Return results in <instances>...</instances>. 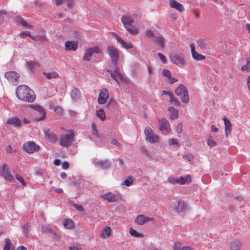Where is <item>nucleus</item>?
I'll use <instances>...</instances> for the list:
<instances>
[{
	"label": "nucleus",
	"instance_id": "obj_38",
	"mask_svg": "<svg viewBox=\"0 0 250 250\" xmlns=\"http://www.w3.org/2000/svg\"><path fill=\"white\" fill-rule=\"evenodd\" d=\"M17 21L18 22L20 23L23 26L27 27L28 28H31L32 27V25L29 24L26 21H25L23 19L21 18H17Z\"/></svg>",
	"mask_w": 250,
	"mask_h": 250
},
{
	"label": "nucleus",
	"instance_id": "obj_55",
	"mask_svg": "<svg viewBox=\"0 0 250 250\" xmlns=\"http://www.w3.org/2000/svg\"><path fill=\"white\" fill-rule=\"evenodd\" d=\"M72 206L76 208V210H77L78 211H83L84 209H83V208L81 206V205H78L76 203H72Z\"/></svg>",
	"mask_w": 250,
	"mask_h": 250
},
{
	"label": "nucleus",
	"instance_id": "obj_42",
	"mask_svg": "<svg viewBox=\"0 0 250 250\" xmlns=\"http://www.w3.org/2000/svg\"><path fill=\"white\" fill-rule=\"evenodd\" d=\"M32 39L35 40V41H48L47 39L44 37V36H33L32 37Z\"/></svg>",
	"mask_w": 250,
	"mask_h": 250
},
{
	"label": "nucleus",
	"instance_id": "obj_10",
	"mask_svg": "<svg viewBox=\"0 0 250 250\" xmlns=\"http://www.w3.org/2000/svg\"><path fill=\"white\" fill-rule=\"evenodd\" d=\"M159 129L160 131L168 133L171 131L168 122L165 119H161L158 120Z\"/></svg>",
	"mask_w": 250,
	"mask_h": 250
},
{
	"label": "nucleus",
	"instance_id": "obj_6",
	"mask_svg": "<svg viewBox=\"0 0 250 250\" xmlns=\"http://www.w3.org/2000/svg\"><path fill=\"white\" fill-rule=\"evenodd\" d=\"M1 168V176L9 182H13L15 179L10 171L9 167L8 165L6 164H3Z\"/></svg>",
	"mask_w": 250,
	"mask_h": 250
},
{
	"label": "nucleus",
	"instance_id": "obj_49",
	"mask_svg": "<svg viewBox=\"0 0 250 250\" xmlns=\"http://www.w3.org/2000/svg\"><path fill=\"white\" fill-rule=\"evenodd\" d=\"M126 29L127 31L130 33L136 35L138 33V30L136 28L132 27H126Z\"/></svg>",
	"mask_w": 250,
	"mask_h": 250
},
{
	"label": "nucleus",
	"instance_id": "obj_23",
	"mask_svg": "<svg viewBox=\"0 0 250 250\" xmlns=\"http://www.w3.org/2000/svg\"><path fill=\"white\" fill-rule=\"evenodd\" d=\"M191 181V177L188 175L184 177L180 176L177 178V183L180 185H184L186 183H189Z\"/></svg>",
	"mask_w": 250,
	"mask_h": 250
},
{
	"label": "nucleus",
	"instance_id": "obj_18",
	"mask_svg": "<svg viewBox=\"0 0 250 250\" xmlns=\"http://www.w3.org/2000/svg\"><path fill=\"white\" fill-rule=\"evenodd\" d=\"M78 44L77 41H68L65 43V50L66 51H75L78 48Z\"/></svg>",
	"mask_w": 250,
	"mask_h": 250
},
{
	"label": "nucleus",
	"instance_id": "obj_34",
	"mask_svg": "<svg viewBox=\"0 0 250 250\" xmlns=\"http://www.w3.org/2000/svg\"><path fill=\"white\" fill-rule=\"evenodd\" d=\"M27 64L28 65L29 68L31 70H32L35 67H37L40 66L39 63L36 61L27 62Z\"/></svg>",
	"mask_w": 250,
	"mask_h": 250
},
{
	"label": "nucleus",
	"instance_id": "obj_22",
	"mask_svg": "<svg viewBox=\"0 0 250 250\" xmlns=\"http://www.w3.org/2000/svg\"><path fill=\"white\" fill-rule=\"evenodd\" d=\"M188 208V204L184 201H180L178 202V206L175 209L178 212H182L187 210Z\"/></svg>",
	"mask_w": 250,
	"mask_h": 250
},
{
	"label": "nucleus",
	"instance_id": "obj_25",
	"mask_svg": "<svg viewBox=\"0 0 250 250\" xmlns=\"http://www.w3.org/2000/svg\"><path fill=\"white\" fill-rule=\"evenodd\" d=\"M111 232L110 228L109 227H106L101 230V237L104 238H108L110 236Z\"/></svg>",
	"mask_w": 250,
	"mask_h": 250
},
{
	"label": "nucleus",
	"instance_id": "obj_59",
	"mask_svg": "<svg viewBox=\"0 0 250 250\" xmlns=\"http://www.w3.org/2000/svg\"><path fill=\"white\" fill-rule=\"evenodd\" d=\"M146 35L148 37H152L154 36L153 32L150 29H147L146 31Z\"/></svg>",
	"mask_w": 250,
	"mask_h": 250
},
{
	"label": "nucleus",
	"instance_id": "obj_35",
	"mask_svg": "<svg viewBox=\"0 0 250 250\" xmlns=\"http://www.w3.org/2000/svg\"><path fill=\"white\" fill-rule=\"evenodd\" d=\"M129 233L132 236L136 237H142L143 235L139 232H138L136 230L130 228L129 229Z\"/></svg>",
	"mask_w": 250,
	"mask_h": 250
},
{
	"label": "nucleus",
	"instance_id": "obj_50",
	"mask_svg": "<svg viewBox=\"0 0 250 250\" xmlns=\"http://www.w3.org/2000/svg\"><path fill=\"white\" fill-rule=\"evenodd\" d=\"M163 75L167 77L168 79H170L171 73L169 70L167 69H163L162 71Z\"/></svg>",
	"mask_w": 250,
	"mask_h": 250
},
{
	"label": "nucleus",
	"instance_id": "obj_32",
	"mask_svg": "<svg viewBox=\"0 0 250 250\" xmlns=\"http://www.w3.org/2000/svg\"><path fill=\"white\" fill-rule=\"evenodd\" d=\"M156 42L159 44L160 46L162 49H164L165 47V39L164 38L160 35L156 39Z\"/></svg>",
	"mask_w": 250,
	"mask_h": 250
},
{
	"label": "nucleus",
	"instance_id": "obj_13",
	"mask_svg": "<svg viewBox=\"0 0 250 250\" xmlns=\"http://www.w3.org/2000/svg\"><path fill=\"white\" fill-rule=\"evenodd\" d=\"M30 107L38 111L41 115L40 118L36 119L37 121H41L45 119L46 112L42 106L38 104H32Z\"/></svg>",
	"mask_w": 250,
	"mask_h": 250
},
{
	"label": "nucleus",
	"instance_id": "obj_2",
	"mask_svg": "<svg viewBox=\"0 0 250 250\" xmlns=\"http://www.w3.org/2000/svg\"><path fill=\"white\" fill-rule=\"evenodd\" d=\"M74 138V133L72 130H66V133L62 134L60 137L59 144L63 147L69 146L73 142Z\"/></svg>",
	"mask_w": 250,
	"mask_h": 250
},
{
	"label": "nucleus",
	"instance_id": "obj_45",
	"mask_svg": "<svg viewBox=\"0 0 250 250\" xmlns=\"http://www.w3.org/2000/svg\"><path fill=\"white\" fill-rule=\"evenodd\" d=\"M5 244L3 248V250H10L11 240L9 238H5Z\"/></svg>",
	"mask_w": 250,
	"mask_h": 250
},
{
	"label": "nucleus",
	"instance_id": "obj_53",
	"mask_svg": "<svg viewBox=\"0 0 250 250\" xmlns=\"http://www.w3.org/2000/svg\"><path fill=\"white\" fill-rule=\"evenodd\" d=\"M20 36L21 38H25L26 36L29 37L32 39L33 36H32L30 32H23L20 34Z\"/></svg>",
	"mask_w": 250,
	"mask_h": 250
},
{
	"label": "nucleus",
	"instance_id": "obj_7",
	"mask_svg": "<svg viewBox=\"0 0 250 250\" xmlns=\"http://www.w3.org/2000/svg\"><path fill=\"white\" fill-rule=\"evenodd\" d=\"M4 76L11 84L17 85L19 83L20 75L15 71H8L4 74Z\"/></svg>",
	"mask_w": 250,
	"mask_h": 250
},
{
	"label": "nucleus",
	"instance_id": "obj_5",
	"mask_svg": "<svg viewBox=\"0 0 250 250\" xmlns=\"http://www.w3.org/2000/svg\"><path fill=\"white\" fill-rule=\"evenodd\" d=\"M175 93L177 96H181L183 103L187 104L189 102V96L187 88L183 84H180L175 90Z\"/></svg>",
	"mask_w": 250,
	"mask_h": 250
},
{
	"label": "nucleus",
	"instance_id": "obj_28",
	"mask_svg": "<svg viewBox=\"0 0 250 250\" xmlns=\"http://www.w3.org/2000/svg\"><path fill=\"white\" fill-rule=\"evenodd\" d=\"M241 243L240 240H235L232 241L230 245V250H240Z\"/></svg>",
	"mask_w": 250,
	"mask_h": 250
},
{
	"label": "nucleus",
	"instance_id": "obj_12",
	"mask_svg": "<svg viewBox=\"0 0 250 250\" xmlns=\"http://www.w3.org/2000/svg\"><path fill=\"white\" fill-rule=\"evenodd\" d=\"M45 138L52 144H55L57 141V135L49 129H45L44 131Z\"/></svg>",
	"mask_w": 250,
	"mask_h": 250
},
{
	"label": "nucleus",
	"instance_id": "obj_19",
	"mask_svg": "<svg viewBox=\"0 0 250 250\" xmlns=\"http://www.w3.org/2000/svg\"><path fill=\"white\" fill-rule=\"evenodd\" d=\"M169 4L171 7L173 8L180 12H183L185 8L183 5L175 0H169Z\"/></svg>",
	"mask_w": 250,
	"mask_h": 250
},
{
	"label": "nucleus",
	"instance_id": "obj_41",
	"mask_svg": "<svg viewBox=\"0 0 250 250\" xmlns=\"http://www.w3.org/2000/svg\"><path fill=\"white\" fill-rule=\"evenodd\" d=\"M132 183L133 180L132 178L131 177H129L122 183V185H124L127 187H129L132 184Z\"/></svg>",
	"mask_w": 250,
	"mask_h": 250
},
{
	"label": "nucleus",
	"instance_id": "obj_15",
	"mask_svg": "<svg viewBox=\"0 0 250 250\" xmlns=\"http://www.w3.org/2000/svg\"><path fill=\"white\" fill-rule=\"evenodd\" d=\"M171 61L177 65L179 64H182L183 66L186 65L187 63L184 59L180 56L176 54H174L171 56Z\"/></svg>",
	"mask_w": 250,
	"mask_h": 250
},
{
	"label": "nucleus",
	"instance_id": "obj_3",
	"mask_svg": "<svg viewBox=\"0 0 250 250\" xmlns=\"http://www.w3.org/2000/svg\"><path fill=\"white\" fill-rule=\"evenodd\" d=\"M94 53L99 55H102L103 54V51L100 47L97 45H94L91 47L87 48L84 53L83 60L85 61L89 62Z\"/></svg>",
	"mask_w": 250,
	"mask_h": 250
},
{
	"label": "nucleus",
	"instance_id": "obj_61",
	"mask_svg": "<svg viewBox=\"0 0 250 250\" xmlns=\"http://www.w3.org/2000/svg\"><path fill=\"white\" fill-rule=\"evenodd\" d=\"M64 3H66L68 7L69 8H72L73 6V0H66L64 1Z\"/></svg>",
	"mask_w": 250,
	"mask_h": 250
},
{
	"label": "nucleus",
	"instance_id": "obj_30",
	"mask_svg": "<svg viewBox=\"0 0 250 250\" xmlns=\"http://www.w3.org/2000/svg\"><path fill=\"white\" fill-rule=\"evenodd\" d=\"M64 227L67 229H72L74 227V224L72 220L70 219H67L64 221Z\"/></svg>",
	"mask_w": 250,
	"mask_h": 250
},
{
	"label": "nucleus",
	"instance_id": "obj_11",
	"mask_svg": "<svg viewBox=\"0 0 250 250\" xmlns=\"http://www.w3.org/2000/svg\"><path fill=\"white\" fill-rule=\"evenodd\" d=\"M109 97V94L107 90L105 88L102 89L98 98V102L99 104H105Z\"/></svg>",
	"mask_w": 250,
	"mask_h": 250
},
{
	"label": "nucleus",
	"instance_id": "obj_36",
	"mask_svg": "<svg viewBox=\"0 0 250 250\" xmlns=\"http://www.w3.org/2000/svg\"><path fill=\"white\" fill-rule=\"evenodd\" d=\"M198 44L201 49H206L207 48V43L204 39L199 40Z\"/></svg>",
	"mask_w": 250,
	"mask_h": 250
},
{
	"label": "nucleus",
	"instance_id": "obj_20",
	"mask_svg": "<svg viewBox=\"0 0 250 250\" xmlns=\"http://www.w3.org/2000/svg\"><path fill=\"white\" fill-rule=\"evenodd\" d=\"M223 120L225 125V135L226 137H228L229 135L231 132V124L230 121L226 117H224Z\"/></svg>",
	"mask_w": 250,
	"mask_h": 250
},
{
	"label": "nucleus",
	"instance_id": "obj_8",
	"mask_svg": "<svg viewBox=\"0 0 250 250\" xmlns=\"http://www.w3.org/2000/svg\"><path fill=\"white\" fill-rule=\"evenodd\" d=\"M23 148L25 151L28 153H33L35 151H38L40 149V146L33 141H28L23 145Z\"/></svg>",
	"mask_w": 250,
	"mask_h": 250
},
{
	"label": "nucleus",
	"instance_id": "obj_4",
	"mask_svg": "<svg viewBox=\"0 0 250 250\" xmlns=\"http://www.w3.org/2000/svg\"><path fill=\"white\" fill-rule=\"evenodd\" d=\"M106 53L111 59V62L116 65L119 59L120 51L114 46H108L106 48Z\"/></svg>",
	"mask_w": 250,
	"mask_h": 250
},
{
	"label": "nucleus",
	"instance_id": "obj_9",
	"mask_svg": "<svg viewBox=\"0 0 250 250\" xmlns=\"http://www.w3.org/2000/svg\"><path fill=\"white\" fill-rule=\"evenodd\" d=\"M101 197L108 202H115L121 199V196L119 193H113L109 192L106 194L101 195Z\"/></svg>",
	"mask_w": 250,
	"mask_h": 250
},
{
	"label": "nucleus",
	"instance_id": "obj_17",
	"mask_svg": "<svg viewBox=\"0 0 250 250\" xmlns=\"http://www.w3.org/2000/svg\"><path fill=\"white\" fill-rule=\"evenodd\" d=\"M190 47L191 49L192 55L194 59L200 61L205 59V57L204 56L200 54L195 51V46L194 43L190 44Z\"/></svg>",
	"mask_w": 250,
	"mask_h": 250
},
{
	"label": "nucleus",
	"instance_id": "obj_1",
	"mask_svg": "<svg viewBox=\"0 0 250 250\" xmlns=\"http://www.w3.org/2000/svg\"><path fill=\"white\" fill-rule=\"evenodd\" d=\"M16 96L19 100L27 103H32L36 99L33 90L26 85H21L17 87Z\"/></svg>",
	"mask_w": 250,
	"mask_h": 250
},
{
	"label": "nucleus",
	"instance_id": "obj_46",
	"mask_svg": "<svg viewBox=\"0 0 250 250\" xmlns=\"http://www.w3.org/2000/svg\"><path fill=\"white\" fill-rule=\"evenodd\" d=\"M241 70L250 72V61L248 60L247 64L242 67Z\"/></svg>",
	"mask_w": 250,
	"mask_h": 250
},
{
	"label": "nucleus",
	"instance_id": "obj_56",
	"mask_svg": "<svg viewBox=\"0 0 250 250\" xmlns=\"http://www.w3.org/2000/svg\"><path fill=\"white\" fill-rule=\"evenodd\" d=\"M93 135L96 137H99V132L98 130L96 129L95 125L93 124L92 125V132Z\"/></svg>",
	"mask_w": 250,
	"mask_h": 250
},
{
	"label": "nucleus",
	"instance_id": "obj_58",
	"mask_svg": "<svg viewBox=\"0 0 250 250\" xmlns=\"http://www.w3.org/2000/svg\"><path fill=\"white\" fill-rule=\"evenodd\" d=\"M107 71L110 73L111 77L112 78H113L114 80H115L118 83V78H119L116 74H114L113 71L111 70H107Z\"/></svg>",
	"mask_w": 250,
	"mask_h": 250
},
{
	"label": "nucleus",
	"instance_id": "obj_57",
	"mask_svg": "<svg viewBox=\"0 0 250 250\" xmlns=\"http://www.w3.org/2000/svg\"><path fill=\"white\" fill-rule=\"evenodd\" d=\"M168 144L170 146L178 145V142L176 139H175L174 138H171L169 140Z\"/></svg>",
	"mask_w": 250,
	"mask_h": 250
},
{
	"label": "nucleus",
	"instance_id": "obj_31",
	"mask_svg": "<svg viewBox=\"0 0 250 250\" xmlns=\"http://www.w3.org/2000/svg\"><path fill=\"white\" fill-rule=\"evenodd\" d=\"M43 74L48 79L56 78L59 76L58 74L55 71H52L50 72H43Z\"/></svg>",
	"mask_w": 250,
	"mask_h": 250
},
{
	"label": "nucleus",
	"instance_id": "obj_24",
	"mask_svg": "<svg viewBox=\"0 0 250 250\" xmlns=\"http://www.w3.org/2000/svg\"><path fill=\"white\" fill-rule=\"evenodd\" d=\"M70 96L73 100H77L81 97V92L78 88H74L71 92Z\"/></svg>",
	"mask_w": 250,
	"mask_h": 250
},
{
	"label": "nucleus",
	"instance_id": "obj_29",
	"mask_svg": "<svg viewBox=\"0 0 250 250\" xmlns=\"http://www.w3.org/2000/svg\"><path fill=\"white\" fill-rule=\"evenodd\" d=\"M159 139V138L157 135L153 134L148 137H146V140L152 144L158 142Z\"/></svg>",
	"mask_w": 250,
	"mask_h": 250
},
{
	"label": "nucleus",
	"instance_id": "obj_60",
	"mask_svg": "<svg viewBox=\"0 0 250 250\" xmlns=\"http://www.w3.org/2000/svg\"><path fill=\"white\" fill-rule=\"evenodd\" d=\"M111 143L114 146H117L118 147H121V145L118 142V141L115 139H112Z\"/></svg>",
	"mask_w": 250,
	"mask_h": 250
},
{
	"label": "nucleus",
	"instance_id": "obj_64",
	"mask_svg": "<svg viewBox=\"0 0 250 250\" xmlns=\"http://www.w3.org/2000/svg\"><path fill=\"white\" fill-rule=\"evenodd\" d=\"M183 131V125L182 123H179L177 125V132L178 133H182Z\"/></svg>",
	"mask_w": 250,
	"mask_h": 250
},
{
	"label": "nucleus",
	"instance_id": "obj_40",
	"mask_svg": "<svg viewBox=\"0 0 250 250\" xmlns=\"http://www.w3.org/2000/svg\"><path fill=\"white\" fill-rule=\"evenodd\" d=\"M42 231L43 232H48L50 233L54 234L55 231L50 227L47 226H43L42 227Z\"/></svg>",
	"mask_w": 250,
	"mask_h": 250
},
{
	"label": "nucleus",
	"instance_id": "obj_54",
	"mask_svg": "<svg viewBox=\"0 0 250 250\" xmlns=\"http://www.w3.org/2000/svg\"><path fill=\"white\" fill-rule=\"evenodd\" d=\"M172 248L173 250H182L181 244L179 242L175 243Z\"/></svg>",
	"mask_w": 250,
	"mask_h": 250
},
{
	"label": "nucleus",
	"instance_id": "obj_51",
	"mask_svg": "<svg viewBox=\"0 0 250 250\" xmlns=\"http://www.w3.org/2000/svg\"><path fill=\"white\" fill-rule=\"evenodd\" d=\"M54 111L58 115H61L62 113V109L60 106H56L54 108Z\"/></svg>",
	"mask_w": 250,
	"mask_h": 250
},
{
	"label": "nucleus",
	"instance_id": "obj_63",
	"mask_svg": "<svg viewBox=\"0 0 250 250\" xmlns=\"http://www.w3.org/2000/svg\"><path fill=\"white\" fill-rule=\"evenodd\" d=\"M158 55L160 59H161V61L164 63H166L167 62V59L165 56H164L163 54H162L160 53H158Z\"/></svg>",
	"mask_w": 250,
	"mask_h": 250
},
{
	"label": "nucleus",
	"instance_id": "obj_62",
	"mask_svg": "<svg viewBox=\"0 0 250 250\" xmlns=\"http://www.w3.org/2000/svg\"><path fill=\"white\" fill-rule=\"evenodd\" d=\"M115 67L114 69V73L116 74V75L119 78H121L122 77V75L119 71V70L118 69V67H117V64L116 65H115Z\"/></svg>",
	"mask_w": 250,
	"mask_h": 250
},
{
	"label": "nucleus",
	"instance_id": "obj_44",
	"mask_svg": "<svg viewBox=\"0 0 250 250\" xmlns=\"http://www.w3.org/2000/svg\"><path fill=\"white\" fill-rule=\"evenodd\" d=\"M23 229L25 236H27L31 229V228L29 224L28 223L25 224L23 227Z\"/></svg>",
	"mask_w": 250,
	"mask_h": 250
},
{
	"label": "nucleus",
	"instance_id": "obj_52",
	"mask_svg": "<svg viewBox=\"0 0 250 250\" xmlns=\"http://www.w3.org/2000/svg\"><path fill=\"white\" fill-rule=\"evenodd\" d=\"M183 158L185 160H188V162H191L193 161L194 159V156L190 154H188L187 155L184 156Z\"/></svg>",
	"mask_w": 250,
	"mask_h": 250
},
{
	"label": "nucleus",
	"instance_id": "obj_47",
	"mask_svg": "<svg viewBox=\"0 0 250 250\" xmlns=\"http://www.w3.org/2000/svg\"><path fill=\"white\" fill-rule=\"evenodd\" d=\"M169 102L171 103H174L177 105H179L180 104L179 101L174 97L173 94L170 95Z\"/></svg>",
	"mask_w": 250,
	"mask_h": 250
},
{
	"label": "nucleus",
	"instance_id": "obj_14",
	"mask_svg": "<svg viewBox=\"0 0 250 250\" xmlns=\"http://www.w3.org/2000/svg\"><path fill=\"white\" fill-rule=\"evenodd\" d=\"M154 220L153 218H149L144 215H139L135 219V223L139 225H143L144 224Z\"/></svg>",
	"mask_w": 250,
	"mask_h": 250
},
{
	"label": "nucleus",
	"instance_id": "obj_16",
	"mask_svg": "<svg viewBox=\"0 0 250 250\" xmlns=\"http://www.w3.org/2000/svg\"><path fill=\"white\" fill-rule=\"evenodd\" d=\"M114 37L117 41L119 42L122 46L123 48L126 49L132 48L133 47V45L132 43L130 42H125L122 38L120 37L117 34L114 33Z\"/></svg>",
	"mask_w": 250,
	"mask_h": 250
},
{
	"label": "nucleus",
	"instance_id": "obj_26",
	"mask_svg": "<svg viewBox=\"0 0 250 250\" xmlns=\"http://www.w3.org/2000/svg\"><path fill=\"white\" fill-rule=\"evenodd\" d=\"M133 21V18L128 15L124 16L121 19V21L124 25H129Z\"/></svg>",
	"mask_w": 250,
	"mask_h": 250
},
{
	"label": "nucleus",
	"instance_id": "obj_37",
	"mask_svg": "<svg viewBox=\"0 0 250 250\" xmlns=\"http://www.w3.org/2000/svg\"><path fill=\"white\" fill-rule=\"evenodd\" d=\"M16 179L18 180L21 184L23 188L26 186V183L24 181L23 178L21 176L20 174L16 173L15 174Z\"/></svg>",
	"mask_w": 250,
	"mask_h": 250
},
{
	"label": "nucleus",
	"instance_id": "obj_48",
	"mask_svg": "<svg viewBox=\"0 0 250 250\" xmlns=\"http://www.w3.org/2000/svg\"><path fill=\"white\" fill-rule=\"evenodd\" d=\"M144 132L146 137H148L149 135H151L153 134V131L151 129V128L149 127H146L145 129Z\"/></svg>",
	"mask_w": 250,
	"mask_h": 250
},
{
	"label": "nucleus",
	"instance_id": "obj_21",
	"mask_svg": "<svg viewBox=\"0 0 250 250\" xmlns=\"http://www.w3.org/2000/svg\"><path fill=\"white\" fill-rule=\"evenodd\" d=\"M6 124L14 125L15 127L19 126L21 125V121L17 117H13L9 118Z\"/></svg>",
	"mask_w": 250,
	"mask_h": 250
},
{
	"label": "nucleus",
	"instance_id": "obj_33",
	"mask_svg": "<svg viewBox=\"0 0 250 250\" xmlns=\"http://www.w3.org/2000/svg\"><path fill=\"white\" fill-rule=\"evenodd\" d=\"M110 162L108 161H100L98 163V166L102 168H106L109 167Z\"/></svg>",
	"mask_w": 250,
	"mask_h": 250
},
{
	"label": "nucleus",
	"instance_id": "obj_43",
	"mask_svg": "<svg viewBox=\"0 0 250 250\" xmlns=\"http://www.w3.org/2000/svg\"><path fill=\"white\" fill-rule=\"evenodd\" d=\"M207 144L210 147H213L217 145V143L212 140L211 136H209L207 140Z\"/></svg>",
	"mask_w": 250,
	"mask_h": 250
},
{
	"label": "nucleus",
	"instance_id": "obj_27",
	"mask_svg": "<svg viewBox=\"0 0 250 250\" xmlns=\"http://www.w3.org/2000/svg\"><path fill=\"white\" fill-rule=\"evenodd\" d=\"M168 111L170 114V119H177L178 117L179 111L174 108L173 107H169L168 108Z\"/></svg>",
	"mask_w": 250,
	"mask_h": 250
},
{
	"label": "nucleus",
	"instance_id": "obj_39",
	"mask_svg": "<svg viewBox=\"0 0 250 250\" xmlns=\"http://www.w3.org/2000/svg\"><path fill=\"white\" fill-rule=\"evenodd\" d=\"M97 116L100 118L102 121H104L105 119V112L103 109H100L97 111Z\"/></svg>",
	"mask_w": 250,
	"mask_h": 250
}]
</instances>
